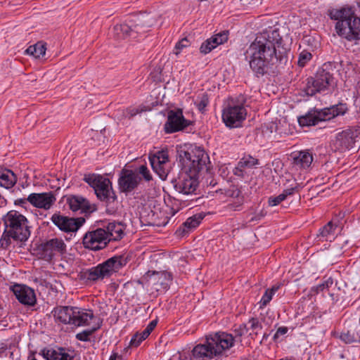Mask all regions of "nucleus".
Segmentation results:
<instances>
[{
	"mask_svg": "<svg viewBox=\"0 0 360 360\" xmlns=\"http://www.w3.org/2000/svg\"><path fill=\"white\" fill-rule=\"evenodd\" d=\"M244 169L245 168L243 167H240L238 165L237 167L233 169V174L236 176L243 177L244 176Z\"/></svg>",
	"mask_w": 360,
	"mask_h": 360,
	"instance_id": "51",
	"label": "nucleus"
},
{
	"mask_svg": "<svg viewBox=\"0 0 360 360\" xmlns=\"http://www.w3.org/2000/svg\"><path fill=\"white\" fill-rule=\"evenodd\" d=\"M312 58L311 53L307 51L303 50L299 55L297 64L300 67H304L306 64L311 60Z\"/></svg>",
	"mask_w": 360,
	"mask_h": 360,
	"instance_id": "40",
	"label": "nucleus"
},
{
	"mask_svg": "<svg viewBox=\"0 0 360 360\" xmlns=\"http://www.w3.org/2000/svg\"><path fill=\"white\" fill-rule=\"evenodd\" d=\"M28 202L27 198H18L15 200V205L25 207Z\"/></svg>",
	"mask_w": 360,
	"mask_h": 360,
	"instance_id": "52",
	"label": "nucleus"
},
{
	"mask_svg": "<svg viewBox=\"0 0 360 360\" xmlns=\"http://www.w3.org/2000/svg\"><path fill=\"white\" fill-rule=\"evenodd\" d=\"M281 42L282 37L278 30L269 28L259 33L247 48L245 60L256 77H260L269 73L283 60V56L276 53V49L279 48Z\"/></svg>",
	"mask_w": 360,
	"mask_h": 360,
	"instance_id": "1",
	"label": "nucleus"
},
{
	"mask_svg": "<svg viewBox=\"0 0 360 360\" xmlns=\"http://www.w3.org/2000/svg\"><path fill=\"white\" fill-rule=\"evenodd\" d=\"M27 200L33 206L44 210H49L56 201V198L51 192L41 193H31Z\"/></svg>",
	"mask_w": 360,
	"mask_h": 360,
	"instance_id": "23",
	"label": "nucleus"
},
{
	"mask_svg": "<svg viewBox=\"0 0 360 360\" xmlns=\"http://www.w3.org/2000/svg\"><path fill=\"white\" fill-rule=\"evenodd\" d=\"M103 229H105L107 239H109V242L120 240L124 236V227L122 223L109 222Z\"/></svg>",
	"mask_w": 360,
	"mask_h": 360,
	"instance_id": "27",
	"label": "nucleus"
},
{
	"mask_svg": "<svg viewBox=\"0 0 360 360\" xmlns=\"http://www.w3.org/2000/svg\"><path fill=\"white\" fill-rule=\"evenodd\" d=\"M66 248V244L62 238H55L41 245L40 254L43 259L49 262L65 254Z\"/></svg>",
	"mask_w": 360,
	"mask_h": 360,
	"instance_id": "14",
	"label": "nucleus"
},
{
	"mask_svg": "<svg viewBox=\"0 0 360 360\" xmlns=\"http://www.w3.org/2000/svg\"><path fill=\"white\" fill-rule=\"evenodd\" d=\"M248 331V328H247L245 324L240 325L237 328L234 330L235 336L233 337L235 338V341L239 340L240 342H241L240 338L245 334H246Z\"/></svg>",
	"mask_w": 360,
	"mask_h": 360,
	"instance_id": "42",
	"label": "nucleus"
},
{
	"mask_svg": "<svg viewBox=\"0 0 360 360\" xmlns=\"http://www.w3.org/2000/svg\"><path fill=\"white\" fill-rule=\"evenodd\" d=\"M313 161V157L308 151H300L293 158V164L301 168H308Z\"/></svg>",
	"mask_w": 360,
	"mask_h": 360,
	"instance_id": "32",
	"label": "nucleus"
},
{
	"mask_svg": "<svg viewBox=\"0 0 360 360\" xmlns=\"http://www.w3.org/2000/svg\"><path fill=\"white\" fill-rule=\"evenodd\" d=\"M13 292L17 300L27 307H33L37 302L36 295L31 288L25 285L16 284L13 286Z\"/></svg>",
	"mask_w": 360,
	"mask_h": 360,
	"instance_id": "21",
	"label": "nucleus"
},
{
	"mask_svg": "<svg viewBox=\"0 0 360 360\" xmlns=\"http://www.w3.org/2000/svg\"><path fill=\"white\" fill-rule=\"evenodd\" d=\"M183 169L198 175L199 172L207 169L210 158L207 153L200 147H195L180 155Z\"/></svg>",
	"mask_w": 360,
	"mask_h": 360,
	"instance_id": "7",
	"label": "nucleus"
},
{
	"mask_svg": "<svg viewBox=\"0 0 360 360\" xmlns=\"http://www.w3.org/2000/svg\"><path fill=\"white\" fill-rule=\"evenodd\" d=\"M156 325H157V321H152L148 323V325L146 326V329L148 330V331L150 333H151L153 330V329L155 328V327L156 326Z\"/></svg>",
	"mask_w": 360,
	"mask_h": 360,
	"instance_id": "54",
	"label": "nucleus"
},
{
	"mask_svg": "<svg viewBox=\"0 0 360 360\" xmlns=\"http://www.w3.org/2000/svg\"><path fill=\"white\" fill-rule=\"evenodd\" d=\"M225 195L233 199V201L229 203L228 207L232 210H239L244 202V198L241 191L236 186H231L225 191Z\"/></svg>",
	"mask_w": 360,
	"mask_h": 360,
	"instance_id": "26",
	"label": "nucleus"
},
{
	"mask_svg": "<svg viewBox=\"0 0 360 360\" xmlns=\"http://www.w3.org/2000/svg\"><path fill=\"white\" fill-rule=\"evenodd\" d=\"M189 46V40L187 38H183L176 44L174 52L176 55H178L184 48H186Z\"/></svg>",
	"mask_w": 360,
	"mask_h": 360,
	"instance_id": "43",
	"label": "nucleus"
},
{
	"mask_svg": "<svg viewBox=\"0 0 360 360\" xmlns=\"http://www.w3.org/2000/svg\"><path fill=\"white\" fill-rule=\"evenodd\" d=\"M4 230L0 238V247L7 250L27 240L31 234L29 221L16 210L8 212L2 217Z\"/></svg>",
	"mask_w": 360,
	"mask_h": 360,
	"instance_id": "2",
	"label": "nucleus"
},
{
	"mask_svg": "<svg viewBox=\"0 0 360 360\" xmlns=\"http://www.w3.org/2000/svg\"><path fill=\"white\" fill-rule=\"evenodd\" d=\"M119 357L117 353H113L110 356L109 360H117V359Z\"/></svg>",
	"mask_w": 360,
	"mask_h": 360,
	"instance_id": "55",
	"label": "nucleus"
},
{
	"mask_svg": "<svg viewBox=\"0 0 360 360\" xmlns=\"http://www.w3.org/2000/svg\"><path fill=\"white\" fill-rule=\"evenodd\" d=\"M334 84L333 75L325 70L317 71L314 77L307 79V83L304 89L306 94L313 96L316 93L324 91Z\"/></svg>",
	"mask_w": 360,
	"mask_h": 360,
	"instance_id": "9",
	"label": "nucleus"
},
{
	"mask_svg": "<svg viewBox=\"0 0 360 360\" xmlns=\"http://www.w3.org/2000/svg\"><path fill=\"white\" fill-rule=\"evenodd\" d=\"M83 245L86 248L96 251L105 248L109 243L105 229L98 228L88 231L83 237Z\"/></svg>",
	"mask_w": 360,
	"mask_h": 360,
	"instance_id": "16",
	"label": "nucleus"
},
{
	"mask_svg": "<svg viewBox=\"0 0 360 360\" xmlns=\"http://www.w3.org/2000/svg\"><path fill=\"white\" fill-rule=\"evenodd\" d=\"M347 110L346 104L340 103L330 108L310 110L305 115L300 117L298 122L302 127L314 126L320 122L330 120L335 117L342 115Z\"/></svg>",
	"mask_w": 360,
	"mask_h": 360,
	"instance_id": "6",
	"label": "nucleus"
},
{
	"mask_svg": "<svg viewBox=\"0 0 360 360\" xmlns=\"http://www.w3.org/2000/svg\"><path fill=\"white\" fill-rule=\"evenodd\" d=\"M267 337H268V335H266V334H264V336H263V339H266V338H267Z\"/></svg>",
	"mask_w": 360,
	"mask_h": 360,
	"instance_id": "56",
	"label": "nucleus"
},
{
	"mask_svg": "<svg viewBox=\"0 0 360 360\" xmlns=\"http://www.w3.org/2000/svg\"><path fill=\"white\" fill-rule=\"evenodd\" d=\"M144 278L148 287L160 292L167 290L172 281L171 273L165 271H148Z\"/></svg>",
	"mask_w": 360,
	"mask_h": 360,
	"instance_id": "12",
	"label": "nucleus"
},
{
	"mask_svg": "<svg viewBox=\"0 0 360 360\" xmlns=\"http://www.w3.org/2000/svg\"><path fill=\"white\" fill-rule=\"evenodd\" d=\"M246 115L247 110L243 104L232 102L224 108L222 120L227 127L236 128L240 126Z\"/></svg>",
	"mask_w": 360,
	"mask_h": 360,
	"instance_id": "10",
	"label": "nucleus"
},
{
	"mask_svg": "<svg viewBox=\"0 0 360 360\" xmlns=\"http://www.w3.org/2000/svg\"><path fill=\"white\" fill-rule=\"evenodd\" d=\"M218 356L209 336L202 344H198L191 350V360H210Z\"/></svg>",
	"mask_w": 360,
	"mask_h": 360,
	"instance_id": "20",
	"label": "nucleus"
},
{
	"mask_svg": "<svg viewBox=\"0 0 360 360\" xmlns=\"http://www.w3.org/2000/svg\"><path fill=\"white\" fill-rule=\"evenodd\" d=\"M149 160L153 171L161 179L165 180L171 169L168 151L158 150L150 156Z\"/></svg>",
	"mask_w": 360,
	"mask_h": 360,
	"instance_id": "15",
	"label": "nucleus"
},
{
	"mask_svg": "<svg viewBox=\"0 0 360 360\" xmlns=\"http://www.w3.org/2000/svg\"><path fill=\"white\" fill-rule=\"evenodd\" d=\"M360 136V127H352L342 131L336 134L332 141L333 149L335 151L344 152L352 148L356 139Z\"/></svg>",
	"mask_w": 360,
	"mask_h": 360,
	"instance_id": "11",
	"label": "nucleus"
},
{
	"mask_svg": "<svg viewBox=\"0 0 360 360\" xmlns=\"http://www.w3.org/2000/svg\"><path fill=\"white\" fill-rule=\"evenodd\" d=\"M209 103V98L207 94L202 93L198 95L194 104L201 112H203Z\"/></svg>",
	"mask_w": 360,
	"mask_h": 360,
	"instance_id": "38",
	"label": "nucleus"
},
{
	"mask_svg": "<svg viewBox=\"0 0 360 360\" xmlns=\"http://www.w3.org/2000/svg\"><path fill=\"white\" fill-rule=\"evenodd\" d=\"M210 42L212 43L211 48H216L217 46L224 44L228 40V32H219L217 34L213 35L210 39Z\"/></svg>",
	"mask_w": 360,
	"mask_h": 360,
	"instance_id": "37",
	"label": "nucleus"
},
{
	"mask_svg": "<svg viewBox=\"0 0 360 360\" xmlns=\"http://www.w3.org/2000/svg\"><path fill=\"white\" fill-rule=\"evenodd\" d=\"M46 51V43L38 41L34 45L30 46L25 51L27 54L34 56L35 58H41L45 56Z\"/></svg>",
	"mask_w": 360,
	"mask_h": 360,
	"instance_id": "33",
	"label": "nucleus"
},
{
	"mask_svg": "<svg viewBox=\"0 0 360 360\" xmlns=\"http://www.w3.org/2000/svg\"><path fill=\"white\" fill-rule=\"evenodd\" d=\"M139 174H141L145 181H150L153 179L152 175L146 165H141L138 169Z\"/></svg>",
	"mask_w": 360,
	"mask_h": 360,
	"instance_id": "44",
	"label": "nucleus"
},
{
	"mask_svg": "<svg viewBox=\"0 0 360 360\" xmlns=\"http://www.w3.org/2000/svg\"><path fill=\"white\" fill-rule=\"evenodd\" d=\"M98 328V327L97 328H94L93 329L91 330H83L82 332L81 333H79L76 335V338L80 341H84V342H86V341H89V336L94 332L96 331L97 329Z\"/></svg>",
	"mask_w": 360,
	"mask_h": 360,
	"instance_id": "41",
	"label": "nucleus"
},
{
	"mask_svg": "<svg viewBox=\"0 0 360 360\" xmlns=\"http://www.w3.org/2000/svg\"><path fill=\"white\" fill-rule=\"evenodd\" d=\"M218 355L234 345L235 338L232 334L218 332L208 335Z\"/></svg>",
	"mask_w": 360,
	"mask_h": 360,
	"instance_id": "19",
	"label": "nucleus"
},
{
	"mask_svg": "<svg viewBox=\"0 0 360 360\" xmlns=\"http://www.w3.org/2000/svg\"><path fill=\"white\" fill-rule=\"evenodd\" d=\"M127 258L124 255H115L95 266L82 272L81 278L87 282L95 283L110 277L118 272L127 264Z\"/></svg>",
	"mask_w": 360,
	"mask_h": 360,
	"instance_id": "4",
	"label": "nucleus"
},
{
	"mask_svg": "<svg viewBox=\"0 0 360 360\" xmlns=\"http://www.w3.org/2000/svg\"><path fill=\"white\" fill-rule=\"evenodd\" d=\"M280 360H289L288 359H281Z\"/></svg>",
	"mask_w": 360,
	"mask_h": 360,
	"instance_id": "58",
	"label": "nucleus"
},
{
	"mask_svg": "<svg viewBox=\"0 0 360 360\" xmlns=\"http://www.w3.org/2000/svg\"><path fill=\"white\" fill-rule=\"evenodd\" d=\"M189 356H191V354H190L188 352L183 351L174 355V358L178 359L179 360H186Z\"/></svg>",
	"mask_w": 360,
	"mask_h": 360,
	"instance_id": "50",
	"label": "nucleus"
},
{
	"mask_svg": "<svg viewBox=\"0 0 360 360\" xmlns=\"http://www.w3.org/2000/svg\"><path fill=\"white\" fill-rule=\"evenodd\" d=\"M258 164V160L252 156H245L239 162L238 165L244 168H251Z\"/></svg>",
	"mask_w": 360,
	"mask_h": 360,
	"instance_id": "39",
	"label": "nucleus"
},
{
	"mask_svg": "<svg viewBox=\"0 0 360 360\" xmlns=\"http://www.w3.org/2000/svg\"><path fill=\"white\" fill-rule=\"evenodd\" d=\"M141 181L138 174L131 170H124L118 179L120 190L123 193H129L134 190Z\"/></svg>",
	"mask_w": 360,
	"mask_h": 360,
	"instance_id": "22",
	"label": "nucleus"
},
{
	"mask_svg": "<svg viewBox=\"0 0 360 360\" xmlns=\"http://www.w3.org/2000/svg\"><path fill=\"white\" fill-rule=\"evenodd\" d=\"M191 124L190 120L185 119L181 109L170 110L165 124V130L167 133L172 134L184 130Z\"/></svg>",
	"mask_w": 360,
	"mask_h": 360,
	"instance_id": "17",
	"label": "nucleus"
},
{
	"mask_svg": "<svg viewBox=\"0 0 360 360\" xmlns=\"http://www.w3.org/2000/svg\"><path fill=\"white\" fill-rule=\"evenodd\" d=\"M288 331V328L285 326H281L278 328L274 335V339L277 340L279 336L285 335Z\"/></svg>",
	"mask_w": 360,
	"mask_h": 360,
	"instance_id": "47",
	"label": "nucleus"
},
{
	"mask_svg": "<svg viewBox=\"0 0 360 360\" xmlns=\"http://www.w3.org/2000/svg\"><path fill=\"white\" fill-rule=\"evenodd\" d=\"M94 315L91 310L81 309L75 307L74 316L72 325L75 326H83L89 324L94 319Z\"/></svg>",
	"mask_w": 360,
	"mask_h": 360,
	"instance_id": "25",
	"label": "nucleus"
},
{
	"mask_svg": "<svg viewBox=\"0 0 360 360\" xmlns=\"http://www.w3.org/2000/svg\"><path fill=\"white\" fill-rule=\"evenodd\" d=\"M278 289V286H273L266 290L260 301L258 302L259 309H264L271 302Z\"/></svg>",
	"mask_w": 360,
	"mask_h": 360,
	"instance_id": "35",
	"label": "nucleus"
},
{
	"mask_svg": "<svg viewBox=\"0 0 360 360\" xmlns=\"http://www.w3.org/2000/svg\"><path fill=\"white\" fill-rule=\"evenodd\" d=\"M172 183L179 193L184 195L192 194L198 185V175L182 169L178 178L172 180Z\"/></svg>",
	"mask_w": 360,
	"mask_h": 360,
	"instance_id": "13",
	"label": "nucleus"
},
{
	"mask_svg": "<svg viewBox=\"0 0 360 360\" xmlns=\"http://www.w3.org/2000/svg\"><path fill=\"white\" fill-rule=\"evenodd\" d=\"M51 220L60 231L66 233L77 231L84 221L82 218H71L60 213L53 214Z\"/></svg>",
	"mask_w": 360,
	"mask_h": 360,
	"instance_id": "18",
	"label": "nucleus"
},
{
	"mask_svg": "<svg viewBox=\"0 0 360 360\" xmlns=\"http://www.w3.org/2000/svg\"><path fill=\"white\" fill-rule=\"evenodd\" d=\"M148 17L144 14H136L130 16L127 22L114 26L115 35L117 39L137 38L139 35L148 32L150 26L147 20Z\"/></svg>",
	"mask_w": 360,
	"mask_h": 360,
	"instance_id": "5",
	"label": "nucleus"
},
{
	"mask_svg": "<svg viewBox=\"0 0 360 360\" xmlns=\"http://www.w3.org/2000/svg\"><path fill=\"white\" fill-rule=\"evenodd\" d=\"M84 180L94 189L96 196L101 201L110 204L116 200L117 197L108 178L100 174H89L85 175Z\"/></svg>",
	"mask_w": 360,
	"mask_h": 360,
	"instance_id": "8",
	"label": "nucleus"
},
{
	"mask_svg": "<svg viewBox=\"0 0 360 360\" xmlns=\"http://www.w3.org/2000/svg\"><path fill=\"white\" fill-rule=\"evenodd\" d=\"M67 204L72 212H84L89 208L88 200L79 195H70L67 198Z\"/></svg>",
	"mask_w": 360,
	"mask_h": 360,
	"instance_id": "28",
	"label": "nucleus"
},
{
	"mask_svg": "<svg viewBox=\"0 0 360 360\" xmlns=\"http://www.w3.org/2000/svg\"><path fill=\"white\" fill-rule=\"evenodd\" d=\"M340 339L346 343H352L354 340V337L352 336L349 332L342 333L340 335Z\"/></svg>",
	"mask_w": 360,
	"mask_h": 360,
	"instance_id": "49",
	"label": "nucleus"
},
{
	"mask_svg": "<svg viewBox=\"0 0 360 360\" xmlns=\"http://www.w3.org/2000/svg\"><path fill=\"white\" fill-rule=\"evenodd\" d=\"M43 356L46 360H72L73 356L68 353L65 349H44L42 350Z\"/></svg>",
	"mask_w": 360,
	"mask_h": 360,
	"instance_id": "29",
	"label": "nucleus"
},
{
	"mask_svg": "<svg viewBox=\"0 0 360 360\" xmlns=\"http://www.w3.org/2000/svg\"><path fill=\"white\" fill-rule=\"evenodd\" d=\"M202 219V217L199 215H193L186 219V221L183 224V232H188L190 230L197 227L201 220Z\"/></svg>",
	"mask_w": 360,
	"mask_h": 360,
	"instance_id": "36",
	"label": "nucleus"
},
{
	"mask_svg": "<svg viewBox=\"0 0 360 360\" xmlns=\"http://www.w3.org/2000/svg\"><path fill=\"white\" fill-rule=\"evenodd\" d=\"M17 181V176L10 169L0 171V186L6 189L12 188Z\"/></svg>",
	"mask_w": 360,
	"mask_h": 360,
	"instance_id": "31",
	"label": "nucleus"
},
{
	"mask_svg": "<svg viewBox=\"0 0 360 360\" xmlns=\"http://www.w3.org/2000/svg\"><path fill=\"white\" fill-rule=\"evenodd\" d=\"M150 334V333L148 331V330H146V328L144 329V330L139 333V340H144L145 339H146L148 335Z\"/></svg>",
	"mask_w": 360,
	"mask_h": 360,
	"instance_id": "53",
	"label": "nucleus"
},
{
	"mask_svg": "<svg viewBox=\"0 0 360 360\" xmlns=\"http://www.w3.org/2000/svg\"><path fill=\"white\" fill-rule=\"evenodd\" d=\"M30 360H37L34 357L30 359Z\"/></svg>",
	"mask_w": 360,
	"mask_h": 360,
	"instance_id": "57",
	"label": "nucleus"
},
{
	"mask_svg": "<svg viewBox=\"0 0 360 360\" xmlns=\"http://www.w3.org/2000/svg\"><path fill=\"white\" fill-rule=\"evenodd\" d=\"M139 333H136L133 335L130 340L131 347H138L143 340H139Z\"/></svg>",
	"mask_w": 360,
	"mask_h": 360,
	"instance_id": "48",
	"label": "nucleus"
},
{
	"mask_svg": "<svg viewBox=\"0 0 360 360\" xmlns=\"http://www.w3.org/2000/svg\"><path fill=\"white\" fill-rule=\"evenodd\" d=\"M249 323L250 324V328L253 330H256V333H257L258 330L262 329V325L257 319H250L249 320Z\"/></svg>",
	"mask_w": 360,
	"mask_h": 360,
	"instance_id": "46",
	"label": "nucleus"
},
{
	"mask_svg": "<svg viewBox=\"0 0 360 360\" xmlns=\"http://www.w3.org/2000/svg\"><path fill=\"white\" fill-rule=\"evenodd\" d=\"M75 307L60 306L53 309L52 314L57 322L72 325Z\"/></svg>",
	"mask_w": 360,
	"mask_h": 360,
	"instance_id": "24",
	"label": "nucleus"
},
{
	"mask_svg": "<svg viewBox=\"0 0 360 360\" xmlns=\"http://www.w3.org/2000/svg\"><path fill=\"white\" fill-rule=\"evenodd\" d=\"M338 225L333 221H329L319 229L317 238L321 241H332L335 238Z\"/></svg>",
	"mask_w": 360,
	"mask_h": 360,
	"instance_id": "30",
	"label": "nucleus"
},
{
	"mask_svg": "<svg viewBox=\"0 0 360 360\" xmlns=\"http://www.w3.org/2000/svg\"><path fill=\"white\" fill-rule=\"evenodd\" d=\"M331 20H336L335 30L337 34L347 41L357 44L360 41V17L354 7L345 5L329 11Z\"/></svg>",
	"mask_w": 360,
	"mask_h": 360,
	"instance_id": "3",
	"label": "nucleus"
},
{
	"mask_svg": "<svg viewBox=\"0 0 360 360\" xmlns=\"http://www.w3.org/2000/svg\"><path fill=\"white\" fill-rule=\"evenodd\" d=\"M212 43L210 39H207L205 41H204L200 46V51L205 54L210 53L213 48H211Z\"/></svg>",
	"mask_w": 360,
	"mask_h": 360,
	"instance_id": "45",
	"label": "nucleus"
},
{
	"mask_svg": "<svg viewBox=\"0 0 360 360\" xmlns=\"http://www.w3.org/2000/svg\"><path fill=\"white\" fill-rule=\"evenodd\" d=\"M296 191H297V186L286 188L278 196L269 198V205L271 207L278 205L282 201L285 200L288 196L292 195Z\"/></svg>",
	"mask_w": 360,
	"mask_h": 360,
	"instance_id": "34",
	"label": "nucleus"
}]
</instances>
